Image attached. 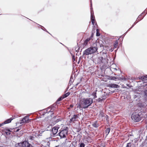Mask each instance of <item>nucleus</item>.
Instances as JSON below:
<instances>
[{"label":"nucleus","instance_id":"29","mask_svg":"<svg viewBox=\"0 0 147 147\" xmlns=\"http://www.w3.org/2000/svg\"><path fill=\"white\" fill-rule=\"evenodd\" d=\"M22 145V144L21 142L20 143H18L17 144H16V147H23Z\"/></svg>","mask_w":147,"mask_h":147},{"label":"nucleus","instance_id":"34","mask_svg":"<svg viewBox=\"0 0 147 147\" xmlns=\"http://www.w3.org/2000/svg\"><path fill=\"white\" fill-rule=\"evenodd\" d=\"M52 126L51 125H49L46 128L47 130H50L52 128Z\"/></svg>","mask_w":147,"mask_h":147},{"label":"nucleus","instance_id":"8","mask_svg":"<svg viewBox=\"0 0 147 147\" xmlns=\"http://www.w3.org/2000/svg\"><path fill=\"white\" fill-rule=\"evenodd\" d=\"M23 147H34L30 144L28 140H25L22 142Z\"/></svg>","mask_w":147,"mask_h":147},{"label":"nucleus","instance_id":"58","mask_svg":"<svg viewBox=\"0 0 147 147\" xmlns=\"http://www.w3.org/2000/svg\"><path fill=\"white\" fill-rule=\"evenodd\" d=\"M117 49H116V50H115V52H116L117 51Z\"/></svg>","mask_w":147,"mask_h":147},{"label":"nucleus","instance_id":"9","mask_svg":"<svg viewBox=\"0 0 147 147\" xmlns=\"http://www.w3.org/2000/svg\"><path fill=\"white\" fill-rule=\"evenodd\" d=\"M107 87H110L109 89H110L111 88H119V86L115 84H109L108 85Z\"/></svg>","mask_w":147,"mask_h":147},{"label":"nucleus","instance_id":"26","mask_svg":"<svg viewBox=\"0 0 147 147\" xmlns=\"http://www.w3.org/2000/svg\"><path fill=\"white\" fill-rule=\"evenodd\" d=\"M144 97L146 100L147 101V90L144 91Z\"/></svg>","mask_w":147,"mask_h":147},{"label":"nucleus","instance_id":"23","mask_svg":"<svg viewBox=\"0 0 147 147\" xmlns=\"http://www.w3.org/2000/svg\"><path fill=\"white\" fill-rule=\"evenodd\" d=\"M38 24V27H39L40 26H41V29L42 30H43L47 32H48V33H49L51 35V34L49 33L47 31V30H46V29L44 27H43V26L38 24Z\"/></svg>","mask_w":147,"mask_h":147},{"label":"nucleus","instance_id":"6","mask_svg":"<svg viewBox=\"0 0 147 147\" xmlns=\"http://www.w3.org/2000/svg\"><path fill=\"white\" fill-rule=\"evenodd\" d=\"M38 136L37 133H32L30 135L27 136V140L31 142H33L37 138V136Z\"/></svg>","mask_w":147,"mask_h":147},{"label":"nucleus","instance_id":"4","mask_svg":"<svg viewBox=\"0 0 147 147\" xmlns=\"http://www.w3.org/2000/svg\"><path fill=\"white\" fill-rule=\"evenodd\" d=\"M93 103V99L91 98H84L82 101V105L83 109L88 108Z\"/></svg>","mask_w":147,"mask_h":147},{"label":"nucleus","instance_id":"53","mask_svg":"<svg viewBox=\"0 0 147 147\" xmlns=\"http://www.w3.org/2000/svg\"><path fill=\"white\" fill-rule=\"evenodd\" d=\"M79 83H78L77 84H76L75 85V86H76V87L78 85V84H79Z\"/></svg>","mask_w":147,"mask_h":147},{"label":"nucleus","instance_id":"62","mask_svg":"<svg viewBox=\"0 0 147 147\" xmlns=\"http://www.w3.org/2000/svg\"><path fill=\"white\" fill-rule=\"evenodd\" d=\"M59 146H55V147H58Z\"/></svg>","mask_w":147,"mask_h":147},{"label":"nucleus","instance_id":"42","mask_svg":"<svg viewBox=\"0 0 147 147\" xmlns=\"http://www.w3.org/2000/svg\"><path fill=\"white\" fill-rule=\"evenodd\" d=\"M105 115H104V113L102 112L100 113V116L102 117H105Z\"/></svg>","mask_w":147,"mask_h":147},{"label":"nucleus","instance_id":"30","mask_svg":"<svg viewBox=\"0 0 147 147\" xmlns=\"http://www.w3.org/2000/svg\"><path fill=\"white\" fill-rule=\"evenodd\" d=\"M96 91L95 92L94 91L92 93V95L94 96L93 98L94 99H95L97 97L96 95Z\"/></svg>","mask_w":147,"mask_h":147},{"label":"nucleus","instance_id":"13","mask_svg":"<svg viewBox=\"0 0 147 147\" xmlns=\"http://www.w3.org/2000/svg\"><path fill=\"white\" fill-rule=\"evenodd\" d=\"M78 118V115H74L73 117L70 119V121H74L76 120Z\"/></svg>","mask_w":147,"mask_h":147},{"label":"nucleus","instance_id":"52","mask_svg":"<svg viewBox=\"0 0 147 147\" xmlns=\"http://www.w3.org/2000/svg\"><path fill=\"white\" fill-rule=\"evenodd\" d=\"M100 47H103L104 45L102 44H101L100 45Z\"/></svg>","mask_w":147,"mask_h":147},{"label":"nucleus","instance_id":"54","mask_svg":"<svg viewBox=\"0 0 147 147\" xmlns=\"http://www.w3.org/2000/svg\"><path fill=\"white\" fill-rule=\"evenodd\" d=\"M138 23V22H135L134 23V25L136 24L137 23Z\"/></svg>","mask_w":147,"mask_h":147},{"label":"nucleus","instance_id":"61","mask_svg":"<svg viewBox=\"0 0 147 147\" xmlns=\"http://www.w3.org/2000/svg\"><path fill=\"white\" fill-rule=\"evenodd\" d=\"M115 92V91H112V93H113V92Z\"/></svg>","mask_w":147,"mask_h":147},{"label":"nucleus","instance_id":"19","mask_svg":"<svg viewBox=\"0 0 147 147\" xmlns=\"http://www.w3.org/2000/svg\"><path fill=\"white\" fill-rule=\"evenodd\" d=\"M110 131V128L109 127L107 128L105 131L106 136H107L109 134Z\"/></svg>","mask_w":147,"mask_h":147},{"label":"nucleus","instance_id":"63","mask_svg":"<svg viewBox=\"0 0 147 147\" xmlns=\"http://www.w3.org/2000/svg\"><path fill=\"white\" fill-rule=\"evenodd\" d=\"M114 69H115V70H117V69H116V68H115Z\"/></svg>","mask_w":147,"mask_h":147},{"label":"nucleus","instance_id":"10","mask_svg":"<svg viewBox=\"0 0 147 147\" xmlns=\"http://www.w3.org/2000/svg\"><path fill=\"white\" fill-rule=\"evenodd\" d=\"M91 54L90 49L89 48H88L83 52V56H86Z\"/></svg>","mask_w":147,"mask_h":147},{"label":"nucleus","instance_id":"60","mask_svg":"<svg viewBox=\"0 0 147 147\" xmlns=\"http://www.w3.org/2000/svg\"><path fill=\"white\" fill-rule=\"evenodd\" d=\"M91 6H92V3L91 2Z\"/></svg>","mask_w":147,"mask_h":147},{"label":"nucleus","instance_id":"16","mask_svg":"<svg viewBox=\"0 0 147 147\" xmlns=\"http://www.w3.org/2000/svg\"><path fill=\"white\" fill-rule=\"evenodd\" d=\"M92 125L94 127L97 128L99 127V124L97 123V121H95L92 123Z\"/></svg>","mask_w":147,"mask_h":147},{"label":"nucleus","instance_id":"57","mask_svg":"<svg viewBox=\"0 0 147 147\" xmlns=\"http://www.w3.org/2000/svg\"><path fill=\"white\" fill-rule=\"evenodd\" d=\"M134 25L133 24L132 25V27H134Z\"/></svg>","mask_w":147,"mask_h":147},{"label":"nucleus","instance_id":"40","mask_svg":"<svg viewBox=\"0 0 147 147\" xmlns=\"http://www.w3.org/2000/svg\"><path fill=\"white\" fill-rule=\"evenodd\" d=\"M105 119L107 121H109V118L108 117L107 115H106L105 117Z\"/></svg>","mask_w":147,"mask_h":147},{"label":"nucleus","instance_id":"25","mask_svg":"<svg viewBox=\"0 0 147 147\" xmlns=\"http://www.w3.org/2000/svg\"><path fill=\"white\" fill-rule=\"evenodd\" d=\"M109 78L111 80H116L117 79L118 80L119 77L111 76L109 77Z\"/></svg>","mask_w":147,"mask_h":147},{"label":"nucleus","instance_id":"17","mask_svg":"<svg viewBox=\"0 0 147 147\" xmlns=\"http://www.w3.org/2000/svg\"><path fill=\"white\" fill-rule=\"evenodd\" d=\"M147 11H146V13L145 15L143 16V17L142 18V19H140V16H142V14H143V13H142L140 15L138 16V18H137V19H136V21H137V22H138L141 20L142 19H143V18H144V16H145L147 14Z\"/></svg>","mask_w":147,"mask_h":147},{"label":"nucleus","instance_id":"20","mask_svg":"<svg viewBox=\"0 0 147 147\" xmlns=\"http://www.w3.org/2000/svg\"><path fill=\"white\" fill-rule=\"evenodd\" d=\"M141 79L143 81L147 80V75H145L142 76Z\"/></svg>","mask_w":147,"mask_h":147},{"label":"nucleus","instance_id":"11","mask_svg":"<svg viewBox=\"0 0 147 147\" xmlns=\"http://www.w3.org/2000/svg\"><path fill=\"white\" fill-rule=\"evenodd\" d=\"M29 120V116H26L23 117L21 120V122H20V123L21 124L22 123L25 122H28V121Z\"/></svg>","mask_w":147,"mask_h":147},{"label":"nucleus","instance_id":"44","mask_svg":"<svg viewBox=\"0 0 147 147\" xmlns=\"http://www.w3.org/2000/svg\"><path fill=\"white\" fill-rule=\"evenodd\" d=\"M133 27L132 26L123 35H124V36H125V35L126 34V33L127 32L129 31L131 28H132Z\"/></svg>","mask_w":147,"mask_h":147},{"label":"nucleus","instance_id":"39","mask_svg":"<svg viewBox=\"0 0 147 147\" xmlns=\"http://www.w3.org/2000/svg\"><path fill=\"white\" fill-rule=\"evenodd\" d=\"M131 144L130 142L128 143L127 144L126 146V147H131Z\"/></svg>","mask_w":147,"mask_h":147},{"label":"nucleus","instance_id":"48","mask_svg":"<svg viewBox=\"0 0 147 147\" xmlns=\"http://www.w3.org/2000/svg\"><path fill=\"white\" fill-rule=\"evenodd\" d=\"M95 20H93L91 21L92 24L93 25H94L95 22Z\"/></svg>","mask_w":147,"mask_h":147},{"label":"nucleus","instance_id":"15","mask_svg":"<svg viewBox=\"0 0 147 147\" xmlns=\"http://www.w3.org/2000/svg\"><path fill=\"white\" fill-rule=\"evenodd\" d=\"M92 8H90L91 9V16H90V18L91 20H95L94 16V15L93 12V13L92 12Z\"/></svg>","mask_w":147,"mask_h":147},{"label":"nucleus","instance_id":"59","mask_svg":"<svg viewBox=\"0 0 147 147\" xmlns=\"http://www.w3.org/2000/svg\"><path fill=\"white\" fill-rule=\"evenodd\" d=\"M80 63V61H79L78 62V64H79Z\"/></svg>","mask_w":147,"mask_h":147},{"label":"nucleus","instance_id":"18","mask_svg":"<svg viewBox=\"0 0 147 147\" xmlns=\"http://www.w3.org/2000/svg\"><path fill=\"white\" fill-rule=\"evenodd\" d=\"M77 107L78 108H79L80 110H82L83 109V106L82 105V101L81 102V103H78L76 104Z\"/></svg>","mask_w":147,"mask_h":147},{"label":"nucleus","instance_id":"45","mask_svg":"<svg viewBox=\"0 0 147 147\" xmlns=\"http://www.w3.org/2000/svg\"><path fill=\"white\" fill-rule=\"evenodd\" d=\"M45 131H39V132L40 133L39 134H38V135L39 136H41V134H42V133H43Z\"/></svg>","mask_w":147,"mask_h":147},{"label":"nucleus","instance_id":"51","mask_svg":"<svg viewBox=\"0 0 147 147\" xmlns=\"http://www.w3.org/2000/svg\"><path fill=\"white\" fill-rule=\"evenodd\" d=\"M4 124H3V122L1 123H0V127L3 125H4Z\"/></svg>","mask_w":147,"mask_h":147},{"label":"nucleus","instance_id":"47","mask_svg":"<svg viewBox=\"0 0 147 147\" xmlns=\"http://www.w3.org/2000/svg\"><path fill=\"white\" fill-rule=\"evenodd\" d=\"M77 48H76L75 49V50H76V52H79V48H78V49H77Z\"/></svg>","mask_w":147,"mask_h":147},{"label":"nucleus","instance_id":"46","mask_svg":"<svg viewBox=\"0 0 147 147\" xmlns=\"http://www.w3.org/2000/svg\"><path fill=\"white\" fill-rule=\"evenodd\" d=\"M93 35H94L93 33H92L91 34V36L90 37H89V38H90V39H91L93 37Z\"/></svg>","mask_w":147,"mask_h":147},{"label":"nucleus","instance_id":"28","mask_svg":"<svg viewBox=\"0 0 147 147\" xmlns=\"http://www.w3.org/2000/svg\"><path fill=\"white\" fill-rule=\"evenodd\" d=\"M105 99V98H104L102 97H101V98H99L98 99H97V100L98 102H101L102 101L104 100Z\"/></svg>","mask_w":147,"mask_h":147},{"label":"nucleus","instance_id":"7","mask_svg":"<svg viewBox=\"0 0 147 147\" xmlns=\"http://www.w3.org/2000/svg\"><path fill=\"white\" fill-rule=\"evenodd\" d=\"M59 128V127L58 126H54L52 127L51 131V136L55 137L58 136L57 133Z\"/></svg>","mask_w":147,"mask_h":147},{"label":"nucleus","instance_id":"22","mask_svg":"<svg viewBox=\"0 0 147 147\" xmlns=\"http://www.w3.org/2000/svg\"><path fill=\"white\" fill-rule=\"evenodd\" d=\"M70 94V93L69 92H67L65 94H63L62 95L63 98H65L67 97Z\"/></svg>","mask_w":147,"mask_h":147},{"label":"nucleus","instance_id":"2","mask_svg":"<svg viewBox=\"0 0 147 147\" xmlns=\"http://www.w3.org/2000/svg\"><path fill=\"white\" fill-rule=\"evenodd\" d=\"M109 58V56L107 53L103 52L102 54V56L97 59L98 63V64L102 63L107 66L108 63Z\"/></svg>","mask_w":147,"mask_h":147},{"label":"nucleus","instance_id":"5","mask_svg":"<svg viewBox=\"0 0 147 147\" xmlns=\"http://www.w3.org/2000/svg\"><path fill=\"white\" fill-rule=\"evenodd\" d=\"M69 128L67 127H65L59 131V132L57 134L58 136H59L61 139L66 138L68 135Z\"/></svg>","mask_w":147,"mask_h":147},{"label":"nucleus","instance_id":"56","mask_svg":"<svg viewBox=\"0 0 147 147\" xmlns=\"http://www.w3.org/2000/svg\"><path fill=\"white\" fill-rule=\"evenodd\" d=\"M146 10H145L142 13H146Z\"/></svg>","mask_w":147,"mask_h":147},{"label":"nucleus","instance_id":"3","mask_svg":"<svg viewBox=\"0 0 147 147\" xmlns=\"http://www.w3.org/2000/svg\"><path fill=\"white\" fill-rule=\"evenodd\" d=\"M138 108L136 110L141 112L142 113L147 116V113L146 112V107L147 106V103L146 101L144 102H140L138 103Z\"/></svg>","mask_w":147,"mask_h":147},{"label":"nucleus","instance_id":"50","mask_svg":"<svg viewBox=\"0 0 147 147\" xmlns=\"http://www.w3.org/2000/svg\"><path fill=\"white\" fill-rule=\"evenodd\" d=\"M19 128H18V129H16V132L20 130V129L21 128H20V127H19Z\"/></svg>","mask_w":147,"mask_h":147},{"label":"nucleus","instance_id":"37","mask_svg":"<svg viewBox=\"0 0 147 147\" xmlns=\"http://www.w3.org/2000/svg\"><path fill=\"white\" fill-rule=\"evenodd\" d=\"M100 34L99 32L98 29H97L96 30V36H100Z\"/></svg>","mask_w":147,"mask_h":147},{"label":"nucleus","instance_id":"1","mask_svg":"<svg viewBox=\"0 0 147 147\" xmlns=\"http://www.w3.org/2000/svg\"><path fill=\"white\" fill-rule=\"evenodd\" d=\"M147 116H146L142 112L136 110L132 114L131 118L135 122H138L141 120L143 118H146Z\"/></svg>","mask_w":147,"mask_h":147},{"label":"nucleus","instance_id":"14","mask_svg":"<svg viewBox=\"0 0 147 147\" xmlns=\"http://www.w3.org/2000/svg\"><path fill=\"white\" fill-rule=\"evenodd\" d=\"M13 119L10 118L9 119H7L3 122L4 124H7L10 123L11 121Z\"/></svg>","mask_w":147,"mask_h":147},{"label":"nucleus","instance_id":"21","mask_svg":"<svg viewBox=\"0 0 147 147\" xmlns=\"http://www.w3.org/2000/svg\"><path fill=\"white\" fill-rule=\"evenodd\" d=\"M91 40L90 38H87L85 40L84 42V45H86L88 44V42Z\"/></svg>","mask_w":147,"mask_h":147},{"label":"nucleus","instance_id":"27","mask_svg":"<svg viewBox=\"0 0 147 147\" xmlns=\"http://www.w3.org/2000/svg\"><path fill=\"white\" fill-rule=\"evenodd\" d=\"M118 80H126V78L122 76L121 77H119Z\"/></svg>","mask_w":147,"mask_h":147},{"label":"nucleus","instance_id":"38","mask_svg":"<svg viewBox=\"0 0 147 147\" xmlns=\"http://www.w3.org/2000/svg\"><path fill=\"white\" fill-rule=\"evenodd\" d=\"M64 98H63V96L59 97L57 100V101H59L62 100Z\"/></svg>","mask_w":147,"mask_h":147},{"label":"nucleus","instance_id":"32","mask_svg":"<svg viewBox=\"0 0 147 147\" xmlns=\"http://www.w3.org/2000/svg\"><path fill=\"white\" fill-rule=\"evenodd\" d=\"M56 106V105L55 104H53L52 105H51V106H50L49 107L47 108V111L48 109H50L51 108H53V109H54V107Z\"/></svg>","mask_w":147,"mask_h":147},{"label":"nucleus","instance_id":"36","mask_svg":"<svg viewBox=\"0 0 147 147\" xmlns=\"http://www.w3.org/2000/svg\"><path fill=\"white\" fill-rule=\"evenodd\" d=\"M105 145L103 143L99 144L97 147H105Z\"/></svg>","mask_w":147,"mask_h":147},{"label":"nucleus","instance_id":"43","mask_svg":"<svg viewBox=\"0 0 147 147\" xmlns=\"http://www.w3.org/2000/svg\"><path fill=\"white\" fill-rule=\"evenodd\" d=\"M72 55V59L73 61H75V55Z\"/></svg>","mask_w":147,"mask_h":147},{"label":"nucleus","instance_id":"31","mask_svg":"<svg viewBox=\"0 0 147 147\" xmlns=\"http://www.w3.org/2000/svg\"><path fill=\"white\" fill-rule=\"evenodd\" d=\"M73 81H74V80L73 79V78L72 76L70 77V80H69V84H70V85H71L72 84V83Z\"/></svg>","mask_w":147,"mask_h":147},{"label":"nucleus","instance_id":"12","mask_svg":"<svg viewBox=\"0 0 147 147\" xmlns=\"http://www.w3.org/2000/svg\"><path fill=\"white\" fill-rule=\"evenodd\" d=\"M89 49H90V51L92 54L95 52L97 50V47H89Z\"/></svg>","mask_w":147,"mask_h":147},{"label":"nucleus","instance_id":"24","mask_svg":"<svg viewBox=\"0 0 147 147\" xmlns=\"http://www.w3.org/2000/svg\"><path fill=\"white\" fill-rule=\"evenodd\" d=\"M118 44V40H116L114 44V47L115 48H116L117 47Z\"/></svg>","mask_w":147,"mask_h":147},{"label":"nucleus","instance_id":"49","mask_svg":"<svg viewBox=\"0 0 147 147\" xmlns=\"http://www.w3.org/2000/svg\"><path fill=\"white\" fill-rule=\"evenodd\" d=\"M73 107V105H70V106H69V107H70V108H68V109H69L70 108H72Z\"/></svg>","mask_w":147,"mask_h":147},{"label":"nucleus","instance_id":"55","mask_svg":"<svg viewBox=\"0 0 147 147\" xmlns=\"http://www.w3.org/2000/svg\"><path fill=\"white\" fill-rule=\"evenodd\" d=\"M113 50V49H111L110 50V51L111 52H112Z\"/></svg>","mask_w":147,"mask_h":147},{"label":"nucleus","instance_id":"41","mask_svg":"<svg viewBox=\"0 0 147 147\" xmlns=\"http://www.w3.org/2000/svg\"><path fill=\"white\" fill-rule=\"evenodd\" d=\"M50 109V110L48 112H47V113H49L50 112H53L54 110V109H53V108H51Z\"/></svg>","mask_w":147,"mask_h":147},{"label":"nucleus","instance_id":"33","mask_svg":"<svg viewBox=\"0 0 147 147\" xmlns=\"http://www.w3.org/2000/svg\"><path fill=\"white\" fill-rule=\"evenodd\" d=\"M80 147H85V144L83 142H81L79 144Z\"/></svg>","mask_w":147,"mask_h":147},{"label":"nucleus","instance_id":"35","mask_svg":"<svg viewBox=\"0 0 147 147\" xmlns=\"http://www.w3.org/2000/svg\"><path fill=\"white\" fill-rule=\"evenodd\" d=\"M6 130L7 131H8L5 132L6 134L7 135H10L11 134V133L10 132L11 131L9 129H7Z\"/></svg>","mask_w":147,"mask_h":147}]
</instances>
